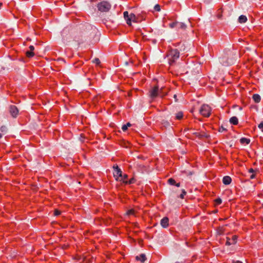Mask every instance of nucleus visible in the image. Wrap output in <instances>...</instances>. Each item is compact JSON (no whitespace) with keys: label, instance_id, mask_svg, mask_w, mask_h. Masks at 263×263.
I'll return each instance as SVG.
<instances>
[{"label":"nucleus","instance_id":"23","mask_svg":"<svg viewBox=\"0 0 263 263\" xmlns=\"http://www.w3.org/2000/svg\"><path fill=\"white\" fill-rule=\"evenodd\" d=\"M154 9L155 11L160 12L161 11L160 6L159 4L155 5Z\"/></svg>","mask_w":263,"mask_h":263},{"label":"nucleus","instance_id":"17","mask_svg":"<svg viewBox=\"0 0 263 263\" xmlns=\"http://www.w3.org/2000/svg\"><path fill=\"white\" fill-rule=\"evenodd\" d=\"M177 27L180 29L185 30L186 28V25L184 23L179 22Z\"/></svg>","mask_w":263,"mask_h":263},{"label":"nucleus","instance_id":"41","mask_svg":"<svg viewBox=\"0 0 263 263\" xmlns=\"http://www.w3.org/2000/svg\"><path fill=\"white\" fill-rule=\"evenodd\" d=\"M203 1L205 3L209 4L211 2L212 0H203Z\"/></svg>","mask_w":263,"mask_h":263},{"label":"nucleus","instance_id":"45","mask_svg":"<svg viewBox=\"0 0 263 263\" xmlns=\"http://www.w3.org/2000/svg\"><path fill=\"white\" fill-rule=\"evenodd\" d=\"M125 65L126 66H127V65H128V63L127 62H125Z\"/></svg>","mask_w":263,"mask_h":263},{"label":"nucleus","instance_id":"4","mask_svg":"<svg viewBox=\"0 0 263 263\" xmlns=\"http://www.w3.org/2000/svg\"><path fill=\"white\" fill-rule=\"evenodd\" d=\"M98 10L102 12H108L111 8V5L106 1H103L97 5Z\"/></svg>","mask_w":263,"mask_h":263},{"label":"nucleus","instance_id":"29","mask_svg":"<svg viewBox=\"0 0 263 263\" xmlns=\"http://www.w3.org/2000/svg\"><path fill=\"white\" fill-rule=\"evenodd\" d=\"M215 202L216 204H220L222 202V200L220 198H218L215 199Z\"/></svg>","mask_w":263,"mask_h":263},{"label":"nucleus","instance_id":"1","mask_svg":"<svg viewBox=\"0 0 263 263\" xmlns=\"http://www.w3.org/2000/svg\"><path fill=\"white\" fill-rule=\"evenodd\" d=\"M227 57H223L221 59V63L226 66L234 64L236 60L234 53L229 50L227 52Z\"/></svg>","mask_w":263,"mask_h":263},{"label":"nucleus","instance_id":"24","mask_svg":"<svg viewBox=\"0 0 263 263\" xmlns=\"http://www.w3.org/2000/svg\"><path fill=\"white\" fill-rule=\"evenodd\" d=\"M124 17L126 21V23L127 24V18H129V15H128V13L127 11L124 12Z\"/></svg>","mask_w":263,"mask_h":263},{"label":"nucleus","instance_id":"27","mask_svg":"<svg viewBox=\"0 0 263 263\" xmlns=\"http://www.w3.org/2000/svg\"><path fill=\"white\" fill-rule=\"evenodd\" d=\"M186 194V192L185 191L184 189L182 190V193L180 195V197L182 199L184 198V195H185Z\"/></svg>","mask_w":263,"mask_h":263},{"label":"nucleus","instance_id":"37","mask_svg":"<svg viewBox=\"0 0 263 263\" xmlns=\"http://www.w3.org/2000/svg\"><path fill=\"white\" fill-rule=\"evenodd\" d=\"M29 49H30V51H32V52H33V50H34V46H32V45H30V46H29Z\"/></svg>","mask_w":263,"mask_h":263},{"label":"nucleus","instance_id":"25","mask_svg":"<svg viewBox=\"0 0 263 263\" xmlns=\"http://www.w3.org/2000/svg\"><path fill=\"white\" fill-rule=\"evenodd\" d=\"M168 183L171 185H175L176 181L174 179L171 178L168 179Z\"/></svg>","mask_w":263,"mask_h":263},{"label":"nucleus","instance_id":"5","mask_svg":"<svg viewBox=\"0 0 263 263\" xmlns=\"http://www.w3.org/2000/svg\"><path fill=\"white\" fill-rule=\"evenodd\" d=\"M161 89H159L158 86H155L149 91V97L152 99L156 98L159 95L161 96V97H163V96L161 95Z\"/></svg>","mask_w":263,"mask_h":263},{"label":"nucleus","instance_id":"2","mask_svg":"<svg viewBox=\"0 0 263 263\" xmlns=\"http://www.w3.org/2000/svg\"><path fill=\"white\" fill-rule=\"evenodd\" d=\"M83 30L89 39H93L95 41L99 40L98 37L95 39L96 37H97V33H99L97 28L95 27L92 26L91 25L87 24L85 26V28H84Z\"/></svg>","mask_w":263,"mask_h":263},{"label":"nucleus","instance_id":"15","mask_svg":"<svg viewBox=\"0 0 263 263\" xmlns=\"http://www.w3.org/2000/svg\"><path fill=\"white\" fill-rule=\"evenodd\" d=\"M247 21V17L246 15H241L238 18V22L241 24L246 22Z\"/></svg>","mask_w":263,"mask_h":263},{"label":"nucleus","instance_id":"22","mask_svg":"<svg viewBox=\"0 0 263 263\" xmlns=\"http://www.w3.org/2000/svg\"><path fill=\"white\" fill-rule=\"evenodd\" d=\"M26 56L28 58H31L34 56V53L33 52L31 51H27L26 52Z\"/></svg>","mask_w":263,"mask_h":263},{"label":"nucleus","instance_id":"26","mask_svg":"<svg viewBox=\"0 0 263 263\" xmlns=\"http://www.w3.org/2000/svg\"><path fill=\"white\" fill-rule=\"evenodd\" d=\"M134 213H135L134 210L133 209H131V210L127 211V212H126V214L127 215H134Z\"/></svg>","mask_w":263,"mask_h":263},{"label":"nucleus","instance_id":"31","mask_svg":"<svg viewBox=\"0 0 263 263\" xmlns=\"http://www.w3.org/2000/svg\"><path fill=\"white\" fill-rule=\"evenodd\" d=\"M233 244L232 241H231V240L229 238H227V242H226V245H228V246H230L231 245Z\"/></svg>","mask_w":263,"mask_h":263},{"label":"nucleus","instance_id":"35","mask_svg":"<svg viewBox=\"0 0 263 263\" xmlns=\"http://www.w3.org/2000/svg\"><path fill=\"white\" fill-rule=\"evenodd\" d=\"M6 129H7V128L6 126H2L1 127V130L2 132H5L6 131Z\"/></svg>","mask_w":263,"mask_h":263},{"label":"nucleus","instance_id":"28","mask_svg":"<svg viewBox=\"0 0 263 263\" xmlns=\"http://www.w3.org/2000/svg\"><path fill=\"white\" fill-rule=\"evenodd\" d=\"M92 62L97 65H99L100 63V61L98 58H95L92 60Z\"/></svg>","mask_w":263,"mask_h":263},{"label":"nucleus","instance_id":"9","mask_svg":"<svg viewBox=\"0 0 263 263\" xmlns=\"http://www.w3.org/2000/svg\"><path fill=\"white\" fill-rule=\"evenodd\" d=\"M137 22L136 16L134 13H130L129 15V18H127V24L131 26V22Z\"/></svg>","mask_w":263,"mask_h":263},{"label":"nucleus","instance_id":"3","mask_svg":"<svg viewBox=\"0 0 263 263\" xmlns=\"http://www.w3.org/2000/svg\"><path fill=\"white\" fill-rule=\"evenodd\" d=\"M180 53L177 49H171L167 54L170 65H172L179 58Z\"/></svg>","mask_w":263,"mask_h":263},{"label":"nucleus","instance_id":"36","mask_svg":"<svg viewBox=\"0 0 263 263\" xmlns=\"http://www.w3.org/2000/svg\"><path fill=\"white\" fill-rule=\"evenodd\" d=\"M258 128L260 129H263V122H261L258 126Z\"/></svg>","mask_w":263,"mask_h":263},{"label":"nucleus","instance_id":"14","mask_svg":"<svg viewBox=\"0 0 263 263\" xmlns=\"http://www.w3.org/2000/svg\"><path fill=\"white\" fill-rule=\"evenodd\" d=\"M230 122L233 125H237L238 123V120L236 117H232L230 119Z\"/></svg>","mask_w":263,"mask_h":263},{"label":"nucleus","instance_id":"42","mask_svg":"<svg viewBox=\"0 0 263 263\" xmlns=\"http://www.w3.org/2000/svg\"><path fill=\"white\" fill-rule=\"evenodd\" d=\"M174 98L175 100V102H177L178 101L177 99V95H174Z\"/></svg>","mask_w":263,"mask_h":263},{"label":"nucleus","instance_id":"38","mask_svg":"<svg viewBox=\"0 0 263 263\" xmlns=\"http://www.w3.org/2000/svg\"><path fill=\"white\" fill-rule=\"evenodd\" d=\"M232 263H242L239 260H233Z\"/></svg>","mask_w":263,"mask_h":263},{"label":"nucleus","instance_id":"44","mask_svg":"<svg viewBox=\"0 0 263 263\" xmlns=\"http://www.w3.org/2000/svg\"><path fill=\"white\" fill-rule=\"evenodd\" d=\"M2 70H4V69L2 67L0 66V72H1Z\"/></svg>","mask_w":263,"mask_h":263},{"label":"nucleus","instance_id":"21","mask_svg":"<svg viewBox=\"0 0 263 263\" xmlns=\"http://www.w3.org/2000/svg\"><path fill=\"white\" fill-rule=\"evenodd\" d=\"M178 24H179V22L176 21L175 22H173L172 23H170L169 24V26L171 28H174L175 27H177L178 25Z\"/></svg>","mask_w":263,"mask_h":263},{"label":"nucleus","instance_id":"32","mask_svg":"<svg viewBox=\"0 0 263 263\" xmlns=\"http://www.w3.org/2000/svg\"><path fill=\"white\" fill-rule=\"evenodd\" d=\"M135 182V179L134 178H131L129 181H127V184H132Z\"/></svg>","mask_w":263,"mask_h":263},{"label":"nucleus","instance_id":"19","mask_svg":"<svg viewBox=\"0 0 263 263\" xmlns=\"http://www.w3.org/2000/svg\"><path fill=\"white\" fill-rule=\"evenodd\" d=\"M127 175H124L123 176H122V177H120V179H119V180L122 181L123 182L127 184Z\"/></svg>","mask_w":263,"mask_h":263},{"label":"nucleus","instance_id":"18","mask_svg":"<svg viewBox=\"0 0 263 263\" xmlns=\"http://www.w3.org/2000/svg\"><path fill=\"white\" fill-rule=\"evenodd\" d=\"M240 142L241 144H244L246 143V144H248L250 142V140L246 138H242L240 139Z\"/></svg>","mask_w":263,"mask_h":263},{"label":"nucleus","instance_id":"7","mask_svg":"<svg viewBox=\"0 0 263 263\" xmlns=\"http://www.w3.org/2000/svg\"><path fill=\"white\" fill-rule=\"evenodd\" d=\"M113 168L114 170V176L116 178L117 180H118L119 177H122V171L117 165H114Z\"/></svg>","mask_w":263,"mask_h":263},{"label":"nucleus","instance_id":"39","mask_svg":"<svg viewBox=\"0 0 263 263\" xmlns=\"http://www.w3.org/2000/svg\"><path fill=\"white\" fill-rule=\"evenodd\" d=\"M255 177V175L254 174H252L250 177V179H254Z\"/></svg>","mask_w":263,"mask_h":263},{"label":"nucleus","instance_id":"12","mask_svg":"<svg viewBox=\"0 0 263 263\" xmlns=\"http://www.w3.org/2000/svg\"><path fill=\"white\" fill-rule=\"evenodd\" d=\"M136 258L138 260H140L141 262H144L146 259L144 254H141L139 256H137Z\"/></svg>","mask_w":263,"mask_h":263},{"label":"nucleus","instance_id":"8","mask_svg":"<svg viewBox=\"0 0 263 263\" xmlns=\"http://www.w3.org/2000/svg\"><path fill=\"white\" fill-rule=\"evenodd\" d=\"M10 115L13 118H16L18 113L17 108L14 105H10L9 108Z\"/></svg>","mask_w":263,"mask_h":263},{"label":"nucleus","instance_id":"46","mask_svg":"<svg viewBox=\"0 0 263 263\" xmlns=\"http://www.w3.org/2000/svg\"><path fill=\"white\" fill-rule=\"evenodd\" d=\"M2 134H0V138H2Z\"/></svg>","mask_w":263,"mask_h":263},{"label":"nucleus","instance_id":"33","mask_svg":"<svg viewBox=\"0 0 263 263\" xmlns=\"http://www.w3.org/2000/svg\"><path fill=\"white\" fill-rule=\"evenodd\" d=\"M54 214L55 216H58L61 214V212L58 210H55Z\"/></svg>","mask_w":263,"mask_h":263},{"label":"nucleus","instance_id":"16","mask_svg":"<svg viewBox=\"0 0 263 263\" xmlns=\"http://www.w3.org/2000/svg\"><path fill=\"white\" fill-rule=\"evenodd\" d=\"M183 112L182 111H178L175 114V118L177 120H180L183 117Z\"/></svg>","mask_w":263,"mask_h":263},{"label":"nucleus","instance_id":"40","mask_svg":"<svg viewBox=\"0 0 263 263\" xmlns=\"http://www.w3.org/2000/svg\"><path fill=\"white\" fill-rule=\"evenodd\" d=\"M249 172L250 173H253L254 172V170L253 168H250L249 170Z\"/></svg>","mask_w":263,"mask_h":263},{"label":"nucleus","instance_id":"47","mask_svg":"<svg viewBox=\"0 0 263 263\" xmlns=\"http://www.w3.org/2000/svg\"><path fill=\"white\" fill-rule=\"evenodd\" d=\"M175 263H181V262H175Z\"/></svg>","mask_w":263,"mask_h":263},{"label":"nucleus","instance_id":"34","mask_svg":"<svg viewBox=\"0 0 263 263\" xmlns=\"http://www.w3.org/2000/svg\"><path fill=\"white\" fill-rule=\"evenodd\" d=\"M236 236H234L233 237V238L231 240V241L232 242L233 244H234L236 242Z\"/></svg>","mask_w":263,"mask_h":263},{"label":"nucleus","instance_id":"20","mask_svg":"<svg viewBox=\"0 0 263 263\" xmlns=\"http://www.w3.org/2000/svg\"><path fill=\"white\" fill-rule=\"evenodd\" d=\"M131 126V124L130 123H127L126 124H124L122 126V129L125 132L127 130L128 127H130Z\"/></svg>","mask_w":263,"mask_h":263},{"label":"nucleus","instance_id":"11","mask_svg":"<svg viewBox=\"0 0 263 263\" xmlns=\"http://www.w3.org/2000/svg\"><path fill=\"white\" fill-rule=\"evenodd\" d=\"M232 181L231 178L230 176H224L222 179V182L225 185H229Z\"/></svg>","mask_w":263,"mask_h":263},{"label":"nucleus","instance_id":"30","mask_svg":"<svg viewBox=\"0 0 263 263\" xmlns=\"http://www.w3.org/2000/svg\"><path fill=\"white\" fill-rule=\"evenodd\" d=\"M226 128L224 127L223 126H221L219 128V132L221 133L226 131Z\"/></svg>","mask_w":263,"mask_h":263},{"label":"nucleus","instance_id":"48","mask_svg":"<svg viewBox=\"0 0 263 263\" xmlns=\"http://www.w3.org/2000/svg\"><path fill=\"white\" fill-rule=\"evenodd\" d=\"M261 130H262V132H263V129H262Z\"/></svg>","mask_w":263,"mask_h":263},{"label":"nucleus","instance_id":"43","mask_svg":"<svg viewBox=\"0 0 263 263\" xmlns=\"http://www.w3.org/2000/svg\"><path fill=\"white\" fill-rule=\"evenodd\" d=\"M175 185H176L177 187H179L180 186V183H175Z\"/></svg>","mask_w":263,"mask_h":263},{"label":"nucleus","instance_id":"10","mask_svg":"<svg viewBox=\"0 0 263 263\" xmlns=\"http://www.w3.org/2000/svg\"><path fill=\"white\" fill-rule=\"evenodd\" d=\"M160 223L163 228H167L168 226V218L166 217H164L161 220Z\"/></svg>","mask_w":263,"mask_h":263},{"label":"nucleus","instance_id":"6","mask_svg":"<svg viewBox=\"0 0 263 263\" xmlns=\"http://www.w3.org/2000/svg\"><path fill=\"white\" fill-rule=\"evenodd\" d=\"M211 111V108L207 104H203L199 110L200 114L205 117H209Z\"/></svg>","mask_w":263,"mask_h":263},{"label":"nucleus","instance_id":"13","mask_svg":"<svg viewBox=\"0 0 263 263\" xmlns=\"http://www.w3.org/2000/svg\"><path fill=\"white\" fill-rule=\"evenodd\" d=\"M252 99L255 103H259L261 100L260 96L258 94H254Z\"/></svg>","mask_w":263,"mask_h":263}]
</instances>
